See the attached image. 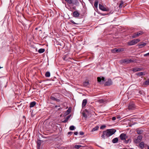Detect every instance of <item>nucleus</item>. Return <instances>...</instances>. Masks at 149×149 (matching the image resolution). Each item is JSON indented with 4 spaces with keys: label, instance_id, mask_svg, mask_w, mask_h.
Here are the masks:
<instances>
[{
    "label": "nucleus",
    "instance_id": "nucleus-1",
    "mask_svg": "<svg viewBox=\"0 0 149 149\" xmlns=\"http://www.w3.org/2000/svg\"><path fill=\"white\" fill-rule=\"evenodd\" d=\"M116 131V130L113 129H108L104 131L103 132V134L101 136V137L104 139H105V136L107 137H109L114 134Z\"/></svg>",
    "mask_w": 149,
    "mask_h": 149
},
{
    "label": "nucleus",
    "instance_id": "nucleus-2",
    "mask_svg": "<svg viewBox=\"0 0 149 149\" xmlns=\"http://www.w3.org/2000/svg\"><path fill=\"white\" fill-rule=\"evenodd\" d=\"M120 139L124 141V142L126 144L130 143L131 142V139L130 138H129L127 134L125 133H122L119 136Z\"/></svg>",
    "mask_w": 149,
    "mask_h": 149
},
{
    "label": "nucleus",
    "instance_id": "nucleus-3",
    "mask_svg": "<svg viewBox=\"0 0 149 149\" xmlns=\"http://www.w3.org/2000/svg\"><path fill=\"white\" fill-rule=\"evenodd\" d=\"M140 40L139 39H134L127 42L128 45L131 46L135 45L140 42Z\"/></svg>",
    "mask_w": 149,
    "mask_h": 149
},
{
    "label": "nucleus",
    "instance_id": "nucleus-4",
    "mask_svg": "<svg viewBox=\"0 0 149 149\" xmlns=\"http://www.w3.org/2000/svg\"><path fill=\"white\" fill-rule=\"evenodd\" d=\"M99 9L103 11H109V9L106 6H104L102 4H99Z\"/></svg>",
    "mask_w": 149,
    "mask_h": 149
},
{
    "label": "nucleus",
    "instance_id": "nucleus-5",
    "mask_svg": "<svg viewBox=\"0 0 149 149\" xmlns=\"http://www.w3.org/2000/svg\"><path fill=\"white\" fill-rule=\"evenodd\" d=\"M143 33V32L141 31H139L133 34L132 36V38H137L139 36L142 35Z\"/></svg>",
    "mask_w": 149,
    "mask_h": 149
},
{
    "label": "nucleus",
    "instance_id": "nucleus-6",
    "mask_svg": "<svg viewBox=\"0 0 149 149\" xmlns=\"http://www.w3.org/2000/svg\"><path fill=\"white\" fill-rule=\"evenodd\" d=\"M98 82L100 84H103L105 81V78L104 77H98L97 78Z\"/></svg>",
    "mask_w": 149,
    "mask_h": 149
},
{
    "label": "nucleus",
    "instance_id": "nucleus-7",
    "mask_svg": "<svg viewBox=\"0 0 149 149\" xmlns=\"http://www.w3.org/2000/svg\"><path fill=\"white\" fill-rule=\"evenodd\" d=\"M142 136L141 135L138 136L137 139H134V142L136 143H139L142 140Z\"/></svg>",
    "mask_w": 149,
    "mask_h": 149
},
{
    "label": "nucleus",
    "instance_id": "nucleus-8",
    "mask_svg": "<svg viewBox=\"0 0 149 149\" xmlns=\"http://www.w3.org/2000/svg\"><path fill=\"white\" fill-rule=\"evenodd\" d=\"M134 61L132 59H125L122 60V63L125 64H128L134 62Z\"/></svg>",
    "mask_w": 149,
    "mask_h": 149
},
{
    "label": "nucleus",
    "instance_id": "nucleus-9",
    "mask_svg": "<svg viewBox=\"0 0 149 149\" xmlns=\"http://www.w3.org/2000/svg\"><path fill=\"white\" fill-rule=\"evenodd\" d=\"M144 70V68H143L136 67L133 68L132 69V71L133 72H136L137 71L143 70Z\"/></svg>",
    "mask_w": 149,
    "mask_h": 149
},
{
    "label": "nucleus",
    "instance_id": "nucleus-10",
    "mask_svg": "<svg viewBox=\"0 0 149 149\" xmlns=\"http://www.w3.org/2000/svg\"><path fill=\"white\" fill-rule=\"evenodd\" d=\"M135 108V106L134 104L131 103L128 106V109L129 110H134Z\"/></svg>",
    "mask_w": 149,
    "mask_h": 149
},
{
    "label": "nucleus",
    "instance_id": "nucleus-11",
    "mask_svg": "<svg viewBox=\"0 0 149 149\" xmlns=\"http://www.w3.org/2000/svg\"><path fill=\"white\" fill-rule=\"evenodd\" d=\"M112 84V82L111 79H108V81H106L104 84V85L105 86H110Z\"/></svg>",
    "mask_w": 149,
    "mask_h": 149
},
{
    "label": "nucleus",
    "instance_id": "nucleus-12",
    "mask_svg": "<svg viewBox=\"0 0 149 149\" xmlns=\"http://www.w3.org/2000/svg\"><path fill=\"white\" fill-rule=\"evenodd\" d=\"M146 146V144H145L144 143L143 141H141L139 143V147L141 149H143Z\"/></svg>",
    "mask_w": 149,
    "mask_h": 149
},
{
    "label": "nucleus",
    "instance_id": "nucleus-13",
    "mask_svg": "<svg viewBox=\"0 0 149 149\" xmlns=\"http://www.w3.org/2000/svg\"><path fill=\"white\" fill-rule=\"evenodd\" d=\"M80 15V14L77 11H75L73 13V16L74 17H78Z\"/></svg>",
    "mask_w": 149,
    "mask_h": 149
},
{
    "label": "nucleus",
    "instance_id": "nucleus-14",
    "mask_svg": "<svg viewBox=\"0 0 149 149\" xmlns=\"http://www.w3.org/2000/svg\"><path fill=\"white\" fill-rule=\"evenodd\" d=\"M146 45V43L145 42H141L138 44V46L139 47V48H140L143 47Z\"/></svg>",
    "mask_w": 149,
    "mask_h": 149
},
{
    "label": "nucleus",
    "instance_id": "nucleus-15",
    "mask_svg": "<svg viewBox=\"0 0 149 149\" xmlns=\"http://www.w3.org/2000/svg\"><path fill=\"white\" fill-rule=\"evenodd\" d=\"M50 98L52 100L56 101L57 102H59L60 101L59 99L54 97L52 95L50 96Z\"/></svg>",
    "mask_w": 149,
    "mask_h": 149
},
{
    "label": "nucleus",
    "instance_id": "nucleus-16",
    "mask_svg": "<svg viewBox=\"0 0 149 149\" xmlns=\"http://www.w3.org/2000/svg\"><path fill=\"white\" fill-rule=\"evenodd\" d=\"M52 95L57 98H59L60 97V94L58 93H53Z\"/></svg>",
    "mask_w": 149,
    "mask_h": 149
},
{
    "label": "nucleus",
    "instance_id": "nucleus-17",
    "mask_svg": "<svg viewBox=\"0 0 149 149\" xmlns=\"http://www.w3.org/2000/svg\"><path fill=\"white\" fill-rule=\"evenodd\" d=\"M87 99H85L83 100L82 106V107L83 108L84 107L86 104L87 103Z\"/></svg>",
    "mask_w": 149,
    "mask_h": 149
},
{
    "label": "nucleus",
    "instance_id": "nucleus-18",
    "mask_svg": "<svg viewBox=\"0 0 149 149\" xmlns=\"http://www.w3.org/2000/svg\"><path fill=\"white\" fill-rule=\"evenodd\" d=\"M71 108H69V109L65 111V114L67 115L69 114L71 112Z\"/></svg>",
    "mask_w": 149,
    "mask_h": 149
},
{
    "label": "nucleus",
    "instance_id": "nucleus-19",
    "mask_svg": "<svg viewBox=\"0 0 149 149\" xmlns=\"http://www.w3.org/2000/svg\"><path fill=\"white\" fill-rule=\"evenodd\" d=\"M36 104V102L35 101L31 102L30 103V107L31 108L34 107Z\"/></svg>",
    "mask_w": 149,
    "mask_h": 149
},
{
    "label": "nucleus",
    "instance_id": "nucleus-20",
    "mask_svg": "<svg viewBox=\"0 0 149 149\" xmlns=\"http://www.w3.org/2000/svg\"><path fill=\"white\" fill-rule=\"evenodd\" d=\"M118 139L117 137H116L114 139H113L112 140V142L113 143H117L118 141Z\"/></svg>",
    "mask_w": 149,
    "mask_h": 149
},
{
    "label": "nucleus",
    "instance_id": "nucleus-21",
    "mask_svg": "<svg viewBox=\"0 0 149 149\" xmlns=\"http://www.w3.org/2000/svg\"><path fill=\"white\" fill-rule=\"evenodd\" d=\"M41 145V141L40 140H38L37 142V147L38 148H39L40 147Z\"/></svg>",
    "mask_w": 149,
    "mask_h": 149
},
{
    "label": "nucleus",
    "instance_id": "nucleus-22",
    "mask_svg": "<svg viewBox=\"0 0 149 149\" xmlns=\"http://www.w3.org/2000/svg\"><path fill=\"white\" fill-rule=\"evenodd\" d=\"M136 75L138 76L139 77H140L143 75H144V73L142 72H139L138 73H136Z\"/></svg>",
    "mask_w": 149,
    "mask_h": 149
},
{
    "label": "nucleus",
    "instance_id": "nucleus-23",
    "mask_svg": "<svg viewBox=\"0 0 149 149\" xmlns=\"http://www.w3.org/2000/svg\"><path fill=\"white\" fill-rule=\"evenodd\" d=\"M116 52H120L124 51V49L123 48H119L116 50Z\"/></svg>",
    "mask_w": 149,
    "mask_h": 149
},
{
    "label": "nucleus",
    "instance_id": "nucleus-24",
    "mask_svg": "<svg viewBox=\"0 0 149 149\" xmlns=\"http://www.w3.org/2000/svg\"><path fill=\"white\" fill-rule=\"evenodd\" d=\"M143 132V130H137L136 132L138 134H142Z\"/></svg>",
    "mask_w": 149,
    "mask_h": 149
},
{
    "label": "nucleus",
    "instance_id": "nucleus-25",
    "mask_svg": "<svg viewBox=\"0 0 149 149\" xmlns=\"http://www.w3.org/2000/svg\"><path fill=\"white\" fill-rule=\"evenodd\" d=\"M89 84V82L88 81L84 82L83 83V85L84 86H87Z\"/></svg>",
    "mask_w": 149,
    "mask_h": 149
},
{
    "label": "nucleus",
    "instance_id": "nucleus-26",
    "mask_svg": "<svg viewBox=\"0 0 149 149\" xmlns=\"http://www.w3.org/2000/svg\"><path fill=\"white\" fill-rule=\"evenodd\" d=\"M99 128V127L98 126H96L92 129V130H91V132H93L96 131Z\"/></svg>",
    "mask_w": 149,
    "mask_h": 149
},
{
    "label": "nucleus",
    "instance_id": "nucleus-27",
    "mask_svg": "<svg viewBox=\"0 0 149 149\" xmlns=\"http://www.w3.org/2000/svg\"><path fill=\"white\" fill-rule=\"evenodd\" d=\"M143 85H149V78L145 82L144 84H143Z\"/></svg>",
    "mask_w": 149,
    "mask_h": 149
},
{
    "label": "nucleus",
    "instance_id": "nucleus-28",
    "mask_svg": "<svg viewBox=\"0 0 149 149\" xmlns=\"http://www.w3.org/2000/svg\"><path fill=\"white\" fill-rule=\"evenodd\" d=\"M45 51V49H40L38 51V52L40 53H42L44 52Z\"/></svg>",
    "mask_w": 149,
    "mask_h": 149
},
{
    "label": "nucleus",
    "instance_id": "nucleus-29",
    "mask_svg": "<svg viewBox=\"0 0 149 149\" xmlns=\"http://www.w3.org/2000/svg\"><path fill=\"white\" fill-rule=\"evenodd\" d=\"M50 74L49 72H47L45 74V76L47 77H49L50 76Z\"/></svg>",
    "mask_w": 149,
    "mask_h": 149
},
{
    "label": "nucleus",
    "instance_id": "nucleus-30",
    "mask_svg": "<svg viewBox=\"0 0 149 149\" xmlns=\"http://www.w3.org/2000/svg\"><path fill=\"white\" fill-rule=\"evenodd\" d=\"M123 1H120V4L119 7L120 8H121L123 6Z\"/></svg>",
    "mask_w": 149,
    "mask_h": 149
},
{
    "label": "nucleus",
    "instance_id": "nucleus-31",
    "mask_svg": "<svg viewBox=\"0 0 149 149\" xmlns=\"http://www.w3.org/2000/svg\"><path fill=\"white\" fill-rule=\"evenodd\" d=\"M98 2L97 1H96L95 2L94 6L95 8H97L98 6Z\"/></svg>",
    "mask_w": 149,
    "mask_h": 149
},
{
    "label": "nucleus",
    "instance_id": "nucleus-32",
    "mask_svg": "<svg viewBox=\"0 0 149 149\" xmlns=\"http://www.w3.org/2000/svg\"><path fill=\"white\" fill-rule=\"evenodd\" d=\"M75 129V127L73 125H72L70 126L69 129L71 130H74Z\"/></svg>",
    "mask_w": 149,
    "mask_h": 149
},
{
    "label": "nucleus",
    "instance_id": "nucleus-33",
    "mask_svg": "<svg viewBox=\"0 0 149 149\" xmlns=\"http://www.w3.org/2000/svg\"><path fill=\"white\" fill-rule=\"evenodd\" d=\"M81 147V146L80 145H76L74 146V148L77 149H79V148Z\"/></svg>",
    "mask_w": 149,
    "mask_h": 149
},
{
    "label": "nucleus",
    "instance_id": "nucleus-34",
    "mask_svg": "<svg viewBox=\"0 0 149 149\" xmlns=\"http://www.w3.org/2000/svg\"><path fill=\"white\" fill-rule=\"evenodd\" d=\"M67 58V56L65 55V56H64L62 58L64 60L67 61L68 59Z\"/></svg>",
    "mask_w": 149,
    "mask_h": 149
},
{
    "label": "nucleus",
    "instance_id": "nucleus-35",
    "mask_svg": "<svg viewBox=\"0 0 149 149\" xmlns=\"http://www.w3.org/2000/svg\"><path fill=\"white\" fill-rule=\"evenodd\" d=\"M99 103H102L104 102V100L103 99L99 100L98 101Z\"/></svg>",
    "mask_w": 149,
    "mask_h": 149
},
{
    "label": "nucleus",
    "instance_id": "nucleus-36",
    "mask_svg": "<svg viewBox=\"0 0 149 149\" xmlns=\"http://www.w3.org/2000/svg\"><path fill=\"white\" fill-rule=\"evenodd\" d=\"M71 116V115H70L68 116L66 118V119L68 120V119L70 118V117Z\"/></svg>",
    "mask_w": 149,
    "mask_h": 149
},
{
    "label": "nucleus",
    "instance_id": "nucleus-37",
    "mask_svg": "<svg viewBox=\"0 0 149 149\" xmlns=\"http://www.w3.org/2000/svg\"><path fill=\"white\" fill-rule=\"evenodd\" d=\"M106 127V126L104 125H102L100 127V129H103L104 128H105Z\"/></svg>",
    "mask_w": 149,
    "mask_h": 149
},
{
    "label": "nucleus",
    "instance_id": "nucleus-38",
    "mask_svg": "<svg viewBox=\"0 0 149 149\" xmlns=\"http://www.w3.org/2000/svg\"><path fill=\"white\" fill-rule=\"evenodd\" d=\"M83 116L86 118L87 117V115L85 113H83Z\"/></svg>",
    "mask_w": 149,
    "mask_h": 149
},
{
    "label": "nucleus",
    "instance_id": "nucleus-39",
    "mask_svg": "<svg viewBox=\"0 0 149 149\" xmlns=\"http://www.w3.org/2000/svg\"><path fill=\"white\" fill-rule=\"evenodd\" d=\"M70 22H71L72 23H73L74 24H77L75 23L73 20H70Z\"/></svg>",
    "mask_w": 149,
    "mask_h": 149
},
{
    "label": "nucleus",
    "instance_id": "nucleus-40",
    "mask_svg": "<svg viewBox=\"0 0 149 149\" xmlns=\"http://www.w3.org/2000/svg\"><path fill=\"white\" fill-rule=\"evenodd\" d=\"M79 134L80 135H83L84 134V133L83 132L81 131L79 132Z\"/></svg>",
    "mask_w": 149,
    "mask_h": 149
},
{
    "label": "nucleus",
    "instance_id": "nucleus-41",
    "mask_svg": "<svg viewBox=\"0 0 149 149\" xmlns=\"http://www.w3.org/2000/svg\"><path fill=\"white\" fill-rule=\"evenodd\" d=\"M68 120H67L66 119L62 121V122L63 123H66Z\"/></svg>",
    "mask_w": 149,
    "mask_h": 149
},
{
    "label": "nucleus",
    "instance_id": "nucleus-42",
    "mask_svg": "<svg viewBox=\"0 0 149 149\" xmlns=\"http://www.w3.org/2000/svg\"><path fill=\"white\" fill-rule=\"evenodd\" d=\"M149 55V52L147 53V54H144V56H148Z\"/></svg>",
    "mask_w": 149,
    "mask_h": 149
},
{
    "label": "nucleus",
    "instance_id": "nucleus-43",
    "mask_svg": "<svg viewBox=\"0 0 149 149\" xmlns=\"http://www.w3.org/2000/svg\"><path fill=\"white\" fill-rule=\"evenodd\" d=\"M116 119V117H113L112 118V120H115Z\"/></svg>",
    "mask_w": 149,
    "mask_h": 149
},
{
    "label": "nucleus",
    "instance_id": "nucleus-44",
    "mask_svg": "<svg viewBox=\"0 0 149 149\" xmlns=\"http://www.w3.org/2000/svg\"><path fill=\"white\" fill-rule=\"evenodd\" d=\"M117 49L115 48H114L113 49V52H116V50Z\"/></svg>",
    "mask_w": 149,
    "mask_h": 149
},
{
    "label": "nucleus",
    "instance_id": "nucleus-45",
    "mask_svg": "<svg viewBox=\"0 0 149 149\" xmlns=\"http://www.w3.org/2000/svg\"><path fill=\"white\" fill-rule=\"evenodd\" d=\"M72 133V132H68V135H70V134H71Z\"/></svg>",
    "mask_w": 149,
    "mask_h": 149
},
{
    "label": "nucleus",
    "instance_id": "nucleus-46",
    "mask_svg": "<svg viewBox=\"0 0 149 149\" xmlns=\"http://www.w3.org/2000/svg\"><path fill=\"white\" fill-rule=\"evenodd\" d=\"M78 134V132H74V135H77V134Z\"/></svg>",
    "mask_w": 149,
    "mask_h": 149
},
{
    "label": "nucleus",
    "instance_id": "nucleus-47",
    "mask_svg": "<svg viewBox=\"0 0 149 149\" xmlns=\"http://www.w3.org/2000/svg\"><path fill=\"white\" fill-rule=\"evenodd\" d=\"M12 52H13L12 49H10V54H11Z\"/></svg>",
    "mask_w": 149,
    "mask_h": 149
},
{
    "label": "nucleus",
    "instance_id": "nucleus-48",
    "mask_svg": "<svg viewBox=\"0 0 149 149\" xmlns=\"http://www.w3.org/2000/svg\"><path fill=\"white\" fill-rule=\"evenodd\" d=\"M139 93L140 94H142V92L141 91H139Z\"/></svg>",
    "mask_w": 149,
    "mask_h": 149
},
{
    "label": "nucleus",
    "instance_id": "nucleus-49",
    "mask_svg": "<svg viewBox=\"0 0 149 149\" xmlns=\"http://www.w3.org/2000/svg\"><path fill=\"white\" fill-rule=\"evenodd\" d=\"M146 146L148 148V149H149V146L147 145V144H146Z\"/></svg>",
    "mask_w": 149,
    "mask_h": 149
},
{
    "label": "nucleus",
    "instance_id": "nucleus-50",
    "mask_svg": "<svg viewBox=\"0 0 149 149\" xmlns=\"http://www.w3.org/2000/svg\"><path fill=\"white\" fill-rule=\"evenodd\" d=\"M60 107V106H58L56 105V106H55V107L57 108L58 107Z\"/></svg>",
    "mask_w": 149,
    "mask_h": 149
},
{
    "label": "nucleus",
    "instance_id": "nucleus-51",
    "mask_svg": "<svg viewBox=\"0 0 149 149\" xmlns=\"http://www.w3.org/2000/svg\"><path fill=\"white\" fill-rule=\"evenodd\" d=\"M108 14H102V15H107Z\"/></svg>",
    "mask_w": 149,
    "mask_h": 149
},
{
    "label": "nucleus",
    "instance_id": "nucleus-52",
    "mask_svg": "<svg viewBox=\"0 0 149 149\" xmlns=\"http://www.w3.org/2000/svg\"><path fill=\"white\" fill-rule=\"evenodd\" d=\"M117 118H119V117H117Z\"/></svg>",
    "mask_w": 149,
    "mask_h": 149
},
{
    "label": "nucleus",
    "instance_id": "nucleus-53",
    "mask_svg": "<svg viewBox=\"0 0 149 149\" xmlns=\"http://www.w3.org/2000/svg\"><path fill=\"white\" fill-rule=\"evenodd\" d=\"M123 149H127V148H124Z\"/></svg>",
    "mask_w": 149,
    "mask_h": 149
},
{
    "label": "nucleus",
    "instance_id": "nucleus-54",
    "mask_svg": "<svg viewBox=\"0 0 149 149\" xmlns=\"http://www.w3.org/2000/svg\"><path fill=\"white\" fill-rule=\"evenodd\" d=\"M129 149H134V148H130Z\"/></svg>",
    "mask_w": 149,
    "mask_h": 149
},
{
    "label": "nucleus",
    "instance_id": "nucleus-55",
    "mask_svg": "<svg viewBox=\"0 0 149 149\" xmlns=\"http://www.w3.org/2000/svg\"><path fill=\"white\" fill-rule=\"evenodd\" d=\"M2 67H1L0 66V69L1 68H2Z\"/></svg>",
    "mask_w": 149,
    "mask_h": 149
},
{
    "label": "nucleus",
    "instance_id": "nucleus-56",
    "mask_svg": "<svg viewBox=\"0 0 149 149\" xmlns=\"http://www.w3.org/2000/svg\"><path fill=\"white\" fill-rule=\"evenodd\" d=\"M37 29V28H36V29Z\"/></svg>",
    "mask_w": 149,
    "mask_h": 149
},
{
    "label": "nucleus",
    "instance_id": "nucleus-57",
    "mask_svg": "<svg viewBox=\"0 0 149 149\" xmlns=\"http://www.w3.org/2000/svg\"><path fill=\"white\" fill-rule=\"evenodd\" d=\"M11 2V0H10V2Z\"/></svg>",
    "mask_w": 149,
    "mask_h": 149
}]
</instances>
